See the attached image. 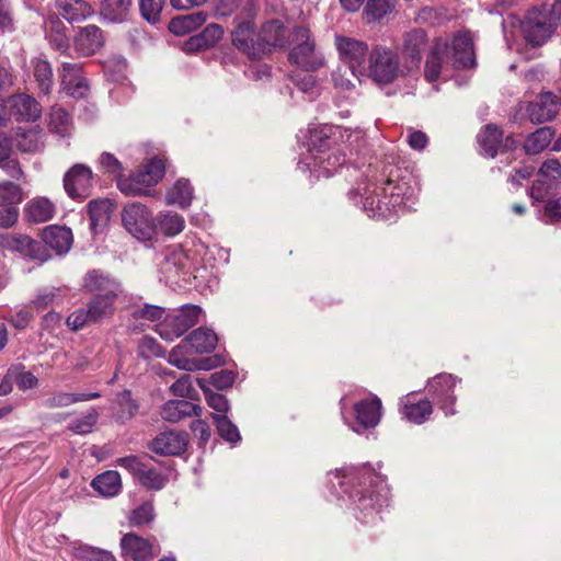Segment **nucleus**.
I'll return each instance as SVG.
<instances>
[{"mask_svg":"<svg viewBox=\"0 0 561 561\" xmlns=\"http://www.w3.org/2000/svg\"><path fill=\"white\" fill-rule=\"evenodd\" d=\"M217 342V334L213 330L199 327L171 350L169 363L186 371L209 370L214 368L211 358L197 359L191 355L210 353L216 348Z\"/></svg>","mask_w":561,"mask_h":561,"instance_id":"f257e3e1","label":"nucleus"},{"mask_svg":"<svg viewBox=\"0 0 561 561\" xmlns=\"http://www.w3.org/2000/svg\"><path fill=\"white\" fill-rule=\"evenodd\" d=\"M561 24V0L534 7L522 21L524 38L533 46L545 44Z\"/></svg>","mask_w":561,"mask_h":561,"instance_id":"f03ea898","label":"nucleus"},{"mask_svg":"<svg viewBox=\"0 0 561 561\" xmlns=\"http://www.w3.org/2000/svg\"><path fill=\"white\" fill-rule=\"evenodd\" d=\"M399 73V60L394 53L387 46L375 45L368 54V66L364 76L378 84H389L396 80Z\"/></svg>","mask_w":561,"mask_h":561,"instance_id":"7ed1b4c3","label":"nucleus"},{"mask_svg":"<svg viewBox=\"0 0 561 561\" xmlns=\"http://www.w3.org/2000/svg\"><path fill=\"white\" fill-rule=\"evenodd\" d=\"M164 175V163L153 158L128 179L119 180L118 187L126 195H146Z\"/></svg>","mask_w":561,"mask_h":561,"instance_id":"20e7f679","label":"nucleus"},{"mask_svg":"<svg viewBox=\"0 0 561 561\" xmlns=\"http://www.w3.org/2000/svg\"><path fill=\"white\" fill-rule=\"evenodd\" d=\"M334 46L340 59L348 66L351 76L359 80V77L364 76L365 72L364 61L368 54L367 43L337 34L334 36Z\"/></svg>","mask_w":561,"mask_h":561,"instance_id":"39448f33","label":"nucleus"},{"mask_svg":"<svg viewBox=\"0 0 561 561\" xmlns=\"http://www.w3.org/2000/svg\"><path fill=\"white\" fill-rule=\"evenodd\" d=\"M297 44L289 53V60L300 68L310 71L322 66V58L314 53V42L310 39L309 28L297 26L293 30Z\"/></svg>","mask_w":561,"mask_h":561,"instance_id":"423d86ee","label":"nucleus"},{"mask_svg":"<svg viewBox=\"0 0 561 561\" xmlns=\"http://www.w3.org/2000/svg\"><path fill=\"white\" fill-rule=\"evenodd\" d=\"M149 460L148 457L127 456L117 459V465L128 470L147 489L161 490L168 479L159 470L151 467Z\"/></svg>","mask_w":561,"mask_h":561,"instance_id":"0eeeda50","label":"nucleus"},{"mask_svg":"<svg viewBox=\"0 0 561 561\" xmlns=\"http://www.w3.org/2000/svg\"><path fill=\"white\" fill-rule=\"evenodd\" d=\"M122 220L127 231L137 239H149L156 229L151 213L139 203L126 206L122 213Z\"/></svg>","mask_w":561,"mask_h":561,"instance_id":"6e6552de","label":"nucleus"},{"mask_svg":"<svg viewBox=\"0 0 561 561\" xmlns=\"http://www.w3.org/2000/svg\"><path fill=\"white\" fill-rule=\"evenodd\" d=\"M561 184V162L557 159L546 160L538 171V179L530 188V197L543 201Z\"/></svg>","mask_w":561,"mask_h":561,"instance_id":"1a4fd4ad","label":"nucleus"},{"mask_svg":"<svg viewBox=\"0 0 561 561\" xmlns=\"http://www.w3.org/2000/svg\"><path fill=\"white\" fill-rule=\"evenodd\" d=\"M15 122H35L42 116V105L32 95L20 93L9 96L3 107Z\"/></svg>","mask_w":561,"mask_h":561,"instance_id":"9d476101","label":"nucleus"},{"mask_svg":"<svg viewBox=\"0 0 561 561\" xmlns=\"http://www.w3.org/2000/svg\"><path fill=\"white\" fill-rule=\"evenodd\" d=\"M428 48L427 34L422 28H413L403 34L401 54L411 68H417L423 54Z\"/></svg>","mask_w":561,"mask_h":561,"instance_id":"9b49d317","label":"nucleus"},{"mask_svg":"<svg viewBox=\"0 0 561 561\" xmlns=\"http://www.w3.org/2000/svg\"><path fill=\"white\" fill-rule=\"evenodd\" d=\"M64 187L72 198H85L92 187V171L84 164L73 165L64 176Z\"/></svg>","mask_w":561,"mask_h":561,"instance_id":"f8f14e48","label":"nucleus"},{"mask_svg":"<svg viewBox=\"0 0 561 561\" xmlns=\"http://www.w3.org/2000/svg\"><path fill=\"white\" fill-rule=\"evenodd\" d=\"M559 104V96L552 94L551 92L540 93L527 105V116L534 124H542L545 122L551 121L558 113Z\"/></svg>","mask_w":561,"mask_h":561,"instance_id":"ddd939ff","label":"nucleus"},{"mask_svg":"<svg viewBox=\"0 0 561 561\" xmlns=\"http://www.w3.org/2000/svg\"><path fill=\"white\" fill-rule=\"evenodd\" d=\"M60 78L61 88L69 96L83 99L88 95L89 84L79 64L64 62Z\"/></svg>","mask_w":561,"mask_h":561,"instance_id":"4468645a","label":"nucleus"},{"mask_svg":"<svg viewBox=\"0 0 561 561\" xmlns=\"http://www.w3.org/2000/svg\"><path fill=\"white\" fill-rule=\"evenodd\" d=\"M119 545L123 557L135 561H150L159 552L149 539L134 533L125 534Z\"/></svg>","mask_w":561,"mask_h":561,"instance_id":"2eb2a0df","label":"nucleus"},{"mask_svg":"<svg viewBox=\"0 0 561 561\" xmlns=\"http://www.w3.org/2000/svg\"><path fill=\"white\" fill-rule=\"evenodd\" d=\"M430 391L438 398L439 408L445 414L454 415L456 413L454 404L456 397L454 396V388L456 386V378L453 375L439 374L435 376L430 382Z\"/></svg>","mask_w":561,"mask_h":561,"instance_id":"dca6fc26","label":"nucleus"},{"mask_svg":"<svg viewBox=\"0 0 561 561\" xmlns=\"http://www.w3.org/2000/svg\"><path fill=\"white\" fill-rule=\"evenodd\" d=\"M103 45V33L99 26L93 24L79 27L78 33L73 37L75 50L83 57L94 55Z\"/></svg>","mask_w":561,"mask_h":561,"instance_id":"f3484780","label":"nucleus"},{"mask_svg":"<svg viewBox=\"0 0 561 561\" xmlns=\"http://www.w3.org/2000/svg\"><path fill=\"white\" fill-rule=\"evenodd\" d=\"M231 36L233 46L247 54L249 57L256 58L260 55L257 34L254 31L252 22H240L232 31Z\"/></svg>","mask_w":561,"mask_h":561,"instance_id":"a211bd4d","label":"nucleus"},{"mask_svg":"<svg viewBox=\"0 0 561 561\" xmlns=\"http://www.w3.org/2000/svg\"><path fill=\"white\" fill-rule=\"evenodd\" d=\"M186 445L187 440L185 434L175 431H168L160 433L150 443V449L159 455L175 456L183 453Z\"/></svg>","mask_w":561,"mask_h":561,"instance_id":"6ab92c4d","label":"nucleus"},{"mask_svg":"<svg viewBox=\"0 0 561 561\" xmlns=\"http://www.w3.org/2000/svg\"><path fill=\"white\" fill-rule=\"evenodd\" d=\"M14 142L22 153H38L45 147V133L42 127L18 128L14 134Z\"/></svg>","mask_w":561,"mask_h":561,"instance_id":"aec40b11","label":"nucleus"},{"mask_svg":"<svg viewBox=\"0 0 561 561\" xmlns=\"http://www.w3.org/2000/svg\"><path fill=\"white\" fill-rule=\"evenodd\" d=\"M191 262L187 254L182 249H171L160 263V270L167 278L172 279L190 272Z\"/></svg>","mask_w":561,"mask_h":561,"instance_id":"412c9836","label":"nucleus"},{"mask_svg":"<svg viewBox=\"0 0 561 561\" xmlns=\"http://www.w3.org/2000/svg\"><path fill=\"white\" fill-rule=\"evenodd\" d=\"M55 204L47 197H34L25 204L24 215L28 222L43 224L54 218Z\"/></svg>","mask_w":561,"mask_h":561,"instance_id":"4be33fe9","label":"nucleus"},{"mask_svg":"<svg viewBox=\"0 0 561 561\" xmlns=\"http://www.w3.org/2000/svg\"><path fill=\"white\" fill-rule=\"evenodd\" d=\"M357 425L362 428L375 427L381 416V401L374 397L359 401L354 407Z\"/></svg>","mask_w":561,"mask_h":561,"instance_id":"5701e85b","label":"nucleus"},{"mask_svg":"<svg viewBox=\"0 0 561 561\" xmlns=\"http://www.w3.org/2000/svg\"><path fill=\"white\" fill-rule=\"evenodd\" d=\"M202 411V407L190 401L169 400L161 409V416L168 422L176 423L192 415L201 416Z\"/></svg>","mask_w":561,"mask_h":561,"instance_id":"b1692460","label":"nucleus"},{"mask_svg":"<svg viewBox=\"0 0 561 561\" xmlns=\"http://www.w3.org/2000/svg\"><path fill=\"white\" fill-rule=\"evenodd\" d=\"M453 58L458 68H468L474 65L473 42L469 33H460L454 37Z\"/></svg>","mask_w":561,"mask_h":561,"instance_id":"393cba45","label":"nucleus"},{"mask_svg":"<svg viewBox=\"0 0 561 561\" xmlns=\"http://www.w3.org/2000/svg\"><path fill=\"white\" fill-rule=\"evenodd\" d=\"M286 28L278 20L266 22L257 34L260 54L267 47L284 46L286 44Z\"/></svg>","mask_w":561,"mask_h":561,"instance_id":"a878e982","label":"nucleus"},{"mask_svg":"<svg viewBox=\"0 0 561 561\" xmlns=\"http://www.w3.org/2000/svg\"><path fill=\"white\" fill-rule=\"evenodd\" d=\"M114 289H111L108 293L104 295L95 296L90 302L87 305V308L90 312V317L93 322H100L104 318L113 314L114 312V302L119 293V286L115 285Z\"/></svg>","mask_w":561,"mask_h":561,"instance_id":"bb28decb","label":"nucleus"},{"mask_svg":"<svg viewBox=\"0 0 561 561\" xmlns=\"http://www.w3.org/2000/svg\"><path fill=\"white\" fill-rule=\"evenodd\" d=\"M45 35L53 49L62 54L68 51L69 38L66 34V25L58 16H48L45 22Z\"/></svg>","mask_w":561,"mask_h":561,"instance_id":"cd10ccee","label":"nucleus"},{"mask_svg":"<svg viewBox=\"0 0 561 561\" xmlns=\"http://www.w3.org/2000/svg\"><path fill=\"white\" fill-rule=\"evenodd\" d=\"M56 8L70 23L83 21L93 14L92 7L84 0H56Z\"/></svg>","mask_w":561,"mask_h":561,"instance_id":"c85d7f7f","label":"nucleus"},{"mask_svg":"<svg viewBox=\"0 0 561 561\" xmlns=\"http://www.w3.org/2000/svg\"><path fill=\"white\" fill-rule=\"evenodd\" d=\"M43 241L58 253L67 252L72 243V232L61 226H49L43 230Z\"/></svg>","mask_w":561,"mask_h":561,"instance_id":"c756f323","label":"nucleus"},{"mask_svg":"<svg viewBox=\"0 0 561 561\" xmlns=\"http://www.w3.org/2000/svg\"><path fill=\"white\" fill-rule=\"evenodd\" d=\"M206 20L207 14L203 11L179 15L170 21L169 31L176 36H183L197 30Z\"/></svg>","mask_w":561,"mask_h":561,"instance_id":"7c9ffc66","label":"nucleus"},{"mask_svg":"<svg viewBox=\"0 0 561 561\" xmlns=\"http://www.w3.org/2000/svg\"><path fill=\"white\" fill-rule=\"evenodd\" d=\"M202 313V309L198 306H185L176 311L175 314L169 318L171 327H174V334L181 336L190 328L195 325Z\"/></svg>","mask_w":561,"mask_h":561,"instance_id":"2f4dec72","label":"nucleus"},{"mask_svg":"<svg viewBox=\"0 0 561 561\" xmlns=\"http://www.w3.org/2000/svg\"><path fill=\"white\" fill-rule=\"evenodd\" d=\"M92 488L102 496H115L122 489L121 476L117 471H105L92 480Z\"/></svg>","mask_w":561,"mask_h":561,"instance_id":"473e14b6","label":"nucleus"},{"mask_svg":"<svg viewBox=\"0 0 561 561\" xmlns=\"http://www.w3.org/2000/svg\"><path fill=\"white\" fill-rule=\"evenodd\" d=\"M47 124L50 133L60 137L69 136L72 130V121L69 113L58 105L51 106Z\"/></svg>","mask_w":561,"mask_h":561,"instance_id":"72a5a7b5","label":"nucleus"},{"mask_svg":"<svg viewBox=\"0 0 561 561\" xmlns=\"http://www.w3.org/2000/svg\"><path fill=\"white\" fill-rule=\"evenodd\" d=\"M364 210L368 217L376 219H389L396 213V204L388 201L387 196H367L364 201Z\"/></svg>","mask_w":561,"mask_h":561,"instance_id":"f704fd0d","label":"nucleus"},{"mask_svg":"<svg viewBox=\"0 0 561 561\" xmlns=\"http://www.w3.org/2000/svg\"><path fill=\"white\" fill-rule=\"evenodd\" d=\"M447 46L443 42H436L426 58L424 75L427 81L434 82L438 79L442 62L446 54Z\"/></svg>","mask_w":561,"mask_h":561,"instance_id":"c9c22d12","label":"nucleus"},{"mask_svg":"<svg viewBox=\"0 0 561 561\" xmlns=\"http://www.w3.org/2000/svg\"><path fill=\"white\" fill-rule=\"evenodd\" d=\"M432 412L433 407L427 399H422L416 403L411 402L409 399L402 402V414L405 419L415 424L424 423Z\"/></svg>","mask_w":561,"mask_h":561,"instance_id":"e433bc0d","label":"nucleus"},{"mask_svg":"<svg viewBox=\"0 0 561 561\" xmlns=\"http://www.w3.org/2000/svg\"><path fill=\"white\" fill-rule=\"evenodd\" d=\"M33 75L38 90L48 94L54 85V75L50 64L44 59L32 60Z\"/></svg>","mask_w":561,"mask_h":561,"instance_id":"4c0bfd02","label":"nucleus"},{"mask_svg":"<svg viewBox=\"0 0 561 561\" xmlns=\"http://www.w3.org/2000/svg\"><path fill=\"white\" fill-rule=\"evenodd\" d=\"M397 7V0H367L364 14L368 22H379L391 14Z\"/></svg>","mask_w":561,"mask_h":561,"instance_id":"58836bf2","label":"nucleus"},{"mask_svg":"<svg viewBox=\"0 0 561 561\" xmlns=\"http://www.w3.org/2000/svg\"><path fill=\"white\" fill-rule=\"evenodd\" d=\"M553 138V131L550 127L538 128L530 134L524 144L525 151L528 154H538L545 150Z\"/></svg>","mask_w":561,"mask_h":561,"instance_id":"ea45409f","label":"nucleus"},{"mask_svg":"<svg viewBox=\"0 0 561 561\" xmlns=\"http://www.w3.org/2000/svg\"><path fill=\"white\" fill-rule=\"evenodd\" d=\"M131 0H104L101 14L111 22H122L126 19Z\"/></svg>","mask_w":561,"mask_h":561,"instance_id":"a19ab883","label":"nucleus"},{"mask_svg":"<svg viewBox=\"0 0 561 561\" xmlns=\"http://www.w3.org/2000/svg\"><path fill=\"white\" fill-rule=\"evenodd\" d=\"M193 187L187 180H178L168 191L165 199L168 204H176L186 207L191 204Z\"/></svg>","mask_w":561,"mask_h":561,"instance_id":"79ce46f5","label":"nucleus"},{"mask_svg":"<svg viewBox=\"0 0 561 561\" xmlns=\"http://www.w3.org/2000/svg\"><path fill=\"white\" fill-rule=\"evenodd\" d=\"M100 398L99 392H90V393H67V392H60L51 396L48 398L44 405L48 409H56V408H64L68 407L72 403L79 402V401H89L92 399Z\"/></svg>","mask_w":561,"mask_h":561,"instance_id":"37998d69","label":"nucleus"},{"mask_svg":"<svg viewBox=\"0 0 561 561\" xmlns=\"http://www.w3.org/2000/svg\"><path fill=\"white\" fill-rule=\"evenodd\" d=\"M478 141L486 156L494 157L502 141V131L494 125H488L478 135Z\"/></svg>","mask_w":561,"mask_h":561,"instance_id":"c03bdc74","label":"nucleus"},{"mask_svg":"<svg viewBox=\"0 0 561 561\" xmlns=\"http://www.w3.org/2000/svg\"><path fill=\"white\" fill-rule=\"evenodd\" d=\"M116 405L115 417L121 422L133 419L138 411V404L131 398L129 390H124L117 394Z\"/></svg>","mask_w":561,"mask_h":561,"instance_id":"a18cd8bd","label":"nucleus"},{"mask_svg":"<svg viewBox=\"0 0 561 561\" xmlns=\"http://www.w3.org/2000/svg\"><path fill=\"white\" fill-rule=\"evenodd\" d=\"M159 229L167 236H175L183 231L185 227V220L182 216L175 213L161 214L158 217Z\"/></svg>","mask_w":561,"mask_h":561,"instance_id":"49530a36","label":"nucleus"},{"mask_svg":"<svg viewBox=\"0 0 561 561\" xmlns=\"http://www.w3.org/2000/svg\"><path fill=\"white\" fill-rule=\"evenodd\" d=\"M23 201V191L20 185L4 181L0 183V207L16 205Z\"/></svg>","mask_w":561,"mask_h":561,"instance_id":"de8ad7c7","label":"nucleus"},{"mask_svg":"<svg viewBox=\"0 0 561 561\" xmlns=\"http://www.w3.org/2000/svg\"><path fill=\"white\" fill-rule=\"evenodd\" d=\"M218 434L227 442L236 443L240 440V434L237 426L227 417L226 414H213Z\"/></svg>","mask_w":561,"mask_h":561,"instance_id":"09e8293b","label":"nucleus"},{"mask_svg":"<svg viewBox=\"0 0 561 561\" xmlns=\"http://www.w3.org/2000/svg\"><path fill=\"white\" fill-rule=\"evenodd\" d=\"M139 8L144 19L150 23H156L160 19L163 0H139Z\"/></svg>","mask_w":561,"mask_h":561,"instance_id":"8fccbe9b","label":"nucleus"},{"mask_svg":"<svg viewBox=\"0 0 561 561\" xmlns=\"http://www.w3.org/2000/svg\"><path fill=\"white\" fill-rule=\"evenodd\" d=\"M111 203L107 199H94L88 204V211L92 222H99L108 218Z\"/></svg>","mask_w":561,"mask_h":561,"instance_id":"3c124183","label":"nucleus"},{"mask_svg":"<svg viewBox=\"0 0 561 561\" xmlns=\"http://www.w3.org/2000/svg\"><path fill=\"white\" fill-rule=\"evenodd\" d=\"M67 325L72 331H78L84 328L90 323H94L92 318L90 317V312L88 308H80L72 313H70L67 318Z\"/></svg>","mask_w":561,"mask_h":561,"instance_id":"603ef678","label":"nucleus"},{"mask_svg":"<svg viewBox=\"0 0 561 561\" xmlns=\"http://www.w3.org/2000/svg\"><path fill=\"white\" fill-rule=\"evenodd\" d=\"M205 400L207 404L215 411L226 414L229 410V402L227 398L218 392H215L208 388H203Z\"/></svg>","mask_w":561,"mask_h":561,"instance_id":"864d4df0","label":"nucleus"},{"mask_svg":"<svg viewBox=\"0 0 561 561\" xmlns=\"http://www.w3.org/2000/svg\"><path fill=\"white\" fill-rule=\"evenodd\" d=\"M99 417L96 410H90L81 420L73 422L70 430L77 434L90 433Z\"/></svg>","mask_w":561,"mask_h":561,"instance_id":"5fc2aeb1","label":"nucleus"},{"mask_svg":"<svg viewBox=\"0 0 561 561\" xmlns=\"http://www.w3.org/2000/svg\"><path fill=\"white\" fill-rule=\"evenodd\" d=\"M108 285H111V289H114L115 288L114 286L116 284L114 282L110 280L105 275H103L102 273H100L98 271L90 272L85 277L84 286L89 290L104 289Z\"/></svg>","mask_w":561,"mask_h":561,"instance_id":"6e6d98bb","label":"nucleus"},{"mask_svg":"<svg viewBox=\"0 0 561 561\" xmlns=\"http://www.w3.org/2000/svg\"><path fill=\"white\" fill-rule=\"evenodd\" d=\"M153 518V507L150 504H144L134 510L129 517V523L134 526L148 524Z\"/></svg>","mask_w":561,"mask_h":561,"instance_id":"4d7b16f0","label":"nucleus"},{"mask_svg":"<svg viewBox=\"0 0 561 561\" xmlns=\"http://www.w3.org/2000/svg\"><path fill=\"white\" fill-rule=\"evenodd\" d=\"M170 390L176 397L190 398V399L193 398V392L195 391L193 386H192L191 377L187 376V375L181 376L170 387Z\"/></svg>","mask_w":561,"mask_h":561,"instance_id":"13d9d810","label":"nucleus"},{"mask_svg":"<svg viewBox=\"0 0 561 561\" xmlns=\"http://www.w3.org/2000/svg\"><path fill=\"white\" fill-rule=\"evenodd\" d=\"M204 45L207 47L214 46L224 35V28L221 25L211 23L208 24L202 33H199Z\"/></svg>","mask_w":561,"mask_h":561,"instance_id":"bf43d9fd","label":"nucleus"},{"mask_svg":"<svg viewBox=\"0 0 561 561\" xmlns=\"http://www.w3.org/2000/svg\"><path fill=\"white\" fill-rule=\"evenodd\" d=\"M33 314L27 307L20 308L14 313L5 317L16 329H24L27 327Z\"/></svg>","mask_w":561,"mask_h":561,"instance_id":"052dcab7","label":"nucleus"},{"mask_svg":"<svg viewBox=\"0 0 561 561\" xmlns=\"http://www.w3.org/2000/svg\"><path fill=\"white\" fill-rule=\"evenodd\" d=\"M60 288L45 289L36 299L33 300L34 306L39 309L46 308L48 305L54 304L60 296Z\"/></svg>","mask_w":561,"mask_h":561,"instance_id":"680f3d73","label":"nucleus"},{"mask_svg":"<svg viewBox=\"0 0 561 561\" xmlns=\"http://www.w3.org/2000/svg\"><path fill=\"white\" fill-rule=\"evenodd\" d=\"M0 168L12 179L21 180L24 178V172L16 159L9 157L0 161Z\"/></svg>","mask_w":561,"mask_h":561,"instance_id":"e2e57ef3","label":"nucleus"},{"mask_svg":"<svg viewBox=\"0 0 561 561\" xmlns=\"http://www.w3.org/2000/svg\"><path fill=\"white\" fill-rule=\"evenodd\" d=\"M164 310L158 306L146 305L134 312L135 318H142L150 321H158L162 319Z\"/></svg>","mask_w":561,"mask_h":561,"instance_id":"0e129e2a","label":"nucleus"},{"mask_svg":"<svg viewBox=\"0 0 561 561\" xmlns=\"http://www.w3.org/2000/svg\"><path fill=\"white\" fill-rule=\"evenodd\" d=\"M19 218V209L15 205L5 206L0 210V227L10 228L15 225Z\"/></svg>","mask_w":561,"mask_h":561,"instance_id":"69168bd1","label":"nucleus"},{"mask_svg":"<svg viewBox=\"0 0 561 561\" xmlns=\"http://www.w3.org/2000/svg\"><path fill=\"white\" fill-rule=\"evenodd\" d=\"M18 243H19V249H21V250L26 249L27 253L31 256H33L35 259H41L43 261L46 259V256H42L38 254L42 250L41 244L38 242L32 240L30 237L23 236V237L19 238Z\"/></svg>","mask_w":561,"mask_h":561,"instance_id":"338daca9","label":"nucleus"},{"mask_svg":"<svg viewBox=\"0 0 561 561\" xmlns=\"http://www.w3.org/2000/svg\"><path fill=\"white\" fill-rule=\"evenodd\" d=\"M213 385L218 389L230 387L234 381V375L228 370H221L211 375Z\"/></svg>","mask_w":561,"mask_h":561,"instance_id":"774afa93","label":"nucleus"}]
</instances>
